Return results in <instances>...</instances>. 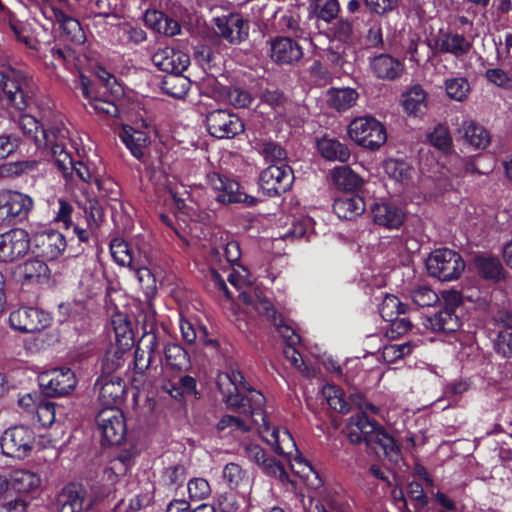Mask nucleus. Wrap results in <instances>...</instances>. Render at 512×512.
Returning a JSON list of instances; mask_svg holds the SVG:
<instances>
[{
  "label": "nucleus",
  "instance_id": "obj_29",
  "mask_svg": "<svg viewBox=\"0 0 512 512\" xmlns=\"http://www.w3.org/2000/svg\"><path fill=\"white\" fill-rule=\"evenodd\" d=\"M333 211L340 219L352 220L365 211V203L358 195H344L335 199Z\"/></svg>",
  "mask_w": 512,
  "mask_h": 512
},
{
  "label": "nucleus",
  "instance_id": "obj_64",
  "mask_svg": "<svg viewBox=\"0 0 512 512\" xmlns=\"http://www.w3.org/2000/svg\"><path fill=\"white\" fill-rule=\"evenodd\" d=\"M495 349L505 358H512V331L501 330L495 341Z\"/></svg>",
  "mask_w": 512,
  "mask_h": 512
},
{
  "label": "nucleus",
  "instance_id": "obj_46",
  "mask_svg": "<svg viewBox=\"0 0 512 512\" xmlns=\"http://www.w3.org/2000/svg\"><path fill=\"white\" fill-rule=\"evenodd\" d=\"M186 479V469L182 464L171 465L163 469L160 483L171 490L181 487Z\"/></svg>",
  "mask_w": 512,
  "mask_h": 512
},
{
  "label": "nucleus",
  "instance_id": "obj_36",
  "mask_svg": "<svg viewBox=\"0 0 512 512\" xmlns=\"http://www.w3.org/2000/svg\"><path fill=\"white\" fill-rule=\"evenodd\" d=\"M118 482V475L112 468H105L99 478L91 485L90 497L94 503L105 497H108L115 491V485Z\"/></svg>",
  "mask_w": 512,
  "mask_h": 512
},
{
  "label": "nucleus",
  "instance_id": "obj_49",
  "mask_svg": "<svg viewBox=\"0 0 512 512\" xmlns=\"http://www.w3.org/2000/svg\"><path fill=\"white\" fill-rule=\"evenodd\" d=\"M440 298L438 294L431 288L418 285V317L420 318L421 312L430 313L435 309H439Z\"/></svg>",
  "mask_w": 512,
  "mask_h": 512
},
{
  "label": "nucleus",
  "instance_id": "obj_43",
  "mask_svg": "<svg viewBox=\"0 0 512 512\" xmlns=\"http://www.w3.org/2000/svg\"><path fill=\"white\" fill-rule=\"evenodd\" d=\"M165 364L177 371L188 369L190 358L187 351L178 344H168L164 348Z\"/></svg>",
  "mask_w": 512,
  "mask_h": 512
},
{
  "label": "nucleus",
  "instance_id": "obj_10",
  "mask_svg": "<svg viewBox=\"0 0 512 512\" xmlns=\"http://www.w3.org/2000/svg\"><path fill=\"white\" fill-rule=\"evenodd\" d=\"M425 266L429 276L449 282L462 276L466 262L459 252L450 248H438L429 254Z\"/></svg>",
  "mask_w": 512,
  "mask_h": 512
},
{
  "label": "nucleus",
  "instance_id": "obj_38",
  "mask_svg": "<svg viewBox=\"0 0 512 512\" xmlns=\"http://www.w3.org/2000/svg\"><path fill=\"white\" fill-rule=\"evenodd\" d=\"M190 87V81L182 75V72L167 74L161 81V90L174 98H183Z\"/></svg>",
  "mask_w": 512,
  "mask_h": 512
},
{
  "label": "nucleus",
  "instance_id": "obj_25",
  "mask_svg": "<svg viewBox=\"0 0 512 512\" xmlns=\"http://www.w3.org/2000/svg\"><path fill=\"white\" fill-rule=\"evenodd\" d=\"M8 225L27 219L34 206L33 199L22 192L2 190Z\"/></svg>",
  "mask_w": 512,
  "mask_h": 512
},
{
  "label": "nucleus",
  "instance_id": "obj_44",
  "mask_svg": "<svg viewBox=\"0 0 512 512\" xmlns=\"http://www.w3.org/2000/svg\"><path fill=\"white\" fill-rule=\"evenodd\" d=\"M429 143L441 151L443 154L448 155L453 150V142L448 127L444 124H438L434 127L433 131L427 135Z\"/></svg>",
  "mask_w": 512,
  "mask_h": 512
},
{
  "label": "nucleus",
  "instance_id": "obj_21",
  "mask_svg": "<svg viewBox=\"0 0 512 512\" xmlns=\"http://www.w3.org/2000/svg\"><path fill=\"white\" fill-rule=\"evenodd\" d=\"M30 247L31 241L24 229L14 228L0 234V261H16L25 256Z\"/></svg>",
  "mask_w": 512,
  "mask_h": 512
},
{
  "label": "nucleus",
  "instance_id": "obj_18",
  "mask_svg": "<svg viewBox=\"0 0 512 512\" xmlns=\"http://www.w3.org/2000/svg\"><path fill=\"white\" fill-rule=\"evenodd\" d=\"M50 315L36 307L22 306L9 315L10 327L21 333L39 332L50 325Z\"/></svg>",
  "mask_w": 512,
  "mask_h": 512
},
{
  "label": "nucleus",
  "instance_id": "obj_8",
  "mask_svg": "<svg viewBox=\"0 0 512 512\" xmlns=\"http://www.w3.org/2000/svg\"><path fill=\"white\" fill-rule=\"evenodd\" d=\"M39 11L52 25L58 24L61 35L65 40L75 44L85 41L84 31L79 21L70 14L66 0H39Z\"/></svg>",
  "mask_w": 512,
  "mask_h": 512
},
{
  "label": "nucleus",
  "instance_id": "obj_20",
  "mask_svg": "<svg viewBox=\"0 0 512 512\" xmlns=\"http://www.w3.org/2000/svg\"><path fill=\"white\" fill-rule=\"evenodd\" d=\"M207 130L218 139L233 138L244 131L242 120L227 110L218 109L206 116Z\"/></svg>",
  "mask_w": 512,
  "mask_h": 512
},
{
  "label": "nucleus",
  "instance_id": "obj_51",
  "mask_svg": "<svg viewBox=\"0 0 512 512\" xmlns=\"http://www.w3.org/2000/svg\"><path fill=\"white\" fill-rule=\"evenodd\" d=\"M36 416L42 427H50L62 419V413L58 411L55 403L50 401H41L37 404Z\"/></svg>",
  "mask_w": 512,
  "mask_h": 512
},
{
  "label": "nucleus",
  "instance_id": "obj_28",
  "mask_svg": "<svg viewBox=\"0 0 512 512\" xmlns=\"http://www.w3.org/2000/svg\"><path fill=\"white\" fill-rule=\"evenodd\" d=\"M302 56L301 46L289 37H276L270 41V57L278 64H293Z\"/></svg>",
  "mask_w": 512,
  "mask_h": 512
},
{
  "label": "nucleus",
  "instance_id": "obj_24",
  "mask_svg": "<svg viewBox=\"0 0 512 512\" xmlns=\"http://www.w3.org/2000/svg\"><path fill=\"white\" fill-rule=\"evenodd\" d=\"M95 388L99 391V401L105 407H117L125 396L126 385L116 375L103 373L96 381Z\"/></svg>",
  "mask_w": 512,
  "mask_h": 512
},
{
  "label": "nucleus",
  "instance_id": "obj_35",
  "mask_svg": "<svg viewBox=\"0 0 512 512\" xmlns=\"http://www.w3.org/2000/svg\"><path fill=\"white\" fill-rule=\"evenodd\" d=\"M9 480L10 490L18 493L32 492L40 486V476L32 471L19 469L11 473Z\"/></svg>",
  "mask_w": 512,
  "mask_h": 512
},
{
  "label": "nucleus",
  "instance_id": "obj_47",
  "mask_svg": "<svg viewBox=\"0 0 512 512\" xmlns=\"http://www.w3.org/2000/svg\"><path fill=\"white\" fill-rule=\"evenodd\" d=\"M322 395L333 410L339 413H347L349 411L350 405L345 400L343 391L336 385H325L322 389Z\"/></svg>",
  "mask_w": 512,
  "mask_h": 512
},
{
  "label": "nucleus",
  "instance_id": "obj_22",
  "mask_svg": "<svg viewBox=\"0 0 512 512\" xmlns=\"http://www.w3.org/2000/svg\"><path fill=\"white\" fill-rule=\"evenodd\" d=\"M31 241L33 253L45 260H55L66 248V239L58 231L44 230L37 232Z\"/></svg>",
  "mask_w": 512,
  "mask_h": 512
},
{
  "label": "nucleus",
  "instance_id": "obj_56",
  "mask_svg": "<svg viewBox=\"0 0 512 512\" xmlns=\"http://www.w3.org/2000/svg\"><path fill=\"white\" fill-rule=\"evenodd\" d=\"M127 349L128 348L119 345L108 350L102 360L103 373L111 374L121 367L124 363V354Z\"/></svg>",
  "mask_w": 512,
  "mask_h": 512
},
{
  "label": "nucleus",
  "instance_id": "obj_26",
  "mask_svg": "<svg viewBox=\"0 0 512 512\" xmlns=\"http://www.w3.org/2000/svg\"><path fill=\"white\" fill-rule=\"evenodd\" d=\"M93 505L94 500L80 486H67L59 496V512H86Z\"/></svg>",
  "mask_w": 512,
  "mask_h": 512
},
{
  "label": "nucleus",
  "instance_id": "obj_23",
  "mask_svg": "<svg viewBox=\"0 0 512 512\" xmlns=\"http://www.w3.org/2000/svg\"><path fill=\"white\" fill-rule=\"evenodd\" d=\"M216 34L232 45H239L249 35V24L240 14H229L214 19Z\"/></svg>",
  "mask_w": 512,
  "mask_h": 512
},
{
  "label": "nucleus",
  "instance_id": "obj_9",
  "mask_svg": "<svg viewBox=\"0 0 512 512\" xmlns=\"http://www.w3.org/2000/svg\"><path fill=\"white\" fill-rule=\"evenodd\" d=\"M52 159L67 183L77 180L84 184H93L100 171L90 161L76 160L66 149V143L54 145Z\"/></svg>",
  "mask_w": 512,
  "mask_h": 512
},
{
  "label": "nucleus",
  "instance_id": "obj_41",
  "mask_svg": "<svg viewBox=\"0 0 512 512\" xmlns=\"http://www.w3.org/2000/svg\"><path fill=\"white\" fill-rule=\"evenodd\" d=\"M331 177L335 186L344 191H353L362 185L361 177L349 166L335 167Z\"/></svg>",
  "mask_w": 512,
  "mask_h": 512
},
{
  "label": "nucleus",
  "instance_id": "obj_30",
  "mask_svg": "<svg viewBox=\"0 0 512 512\" xmlns=\"http://www.w3.org/2000/svg\"><path fill=\"white\" fill-rule=\"evenodd\" d=\"M373 220L377 225L389 229L398 228L403 223L404 213L387 203H376L372 207Z\"/></svg>",
  "mask_w": 512,
  "mask_h": 512
},
{
  "label": "nucleus",
  "instance_id": "obj_6",
  "mask_svg": "<svg viewBox=\"0 0 512 512\" xmlns=\"http://www.w3.org/2000/svg\"><path fill=\"white\" fill-rule=\"evenodd\" d=\"M443 303L439 301V309L430 313L421 312V323L433 332L452 333L461 327V321L456 309L463 304V295L460 291L451 289L442 292Z\"/></svg>",
  "mask_w": 512,
  "mask_h": 512
},
{
  "label": "nucleus",
  "instance_id": "obj_37",
  "mask_svg": "<svg viewBox=\"0 0 512 512\" xmlns=\"http://www.w3.org/2000/svg\"><path fill=\"white\" fill-rule=\"evenodd\" d=\"M371 69L379 78L394 79L401 73L402 65L397 59L381 54L372 59Z\"/></svg>",
  "mask_w": 512,
  "mask_h": 512
},
{
  "label": "nucleus",
  "instance_id": "obj_5",
  "mask_svg": "<svg viewBox=\"0 0 512 512\" xmlns=\"http://www.w3.org/2000/svg\"><path fill=\"white\" fill-rule=\"evenodd\" d=\"M0 89L9 107L24 111L34 95L32 80L21 69L0 65Z\"/></svg>",
  "mask_w": 512,
  "mask_h": 512
},
{
  "label": "nucleus",
  "instance_id": "obj_16",
  "mask_svg": "<svg viewBox=\"0 0 512 512\" xmlns=\"http://www.w3.org/2000/svg\"><path fill=\"white\" fill-rule=\"evenodd\" d=\"M96 424L102 436V444L118 445L126 435V421L117 407H104L96 416Z\"/></svg>",
  "mask_w": 512,
  "mask_h": 512
},
{
  "label": "nucleus",
  "instance_id": "obj_42",
  "mask_svg": "<svg viewBox=\"0 0 512 512\" xmlns=\"http://www.w3.org/2000/svg\"><path fill=\"white\" fill-rule=\"evenodd\" d=\"M162 389L175 400H182L187 395L196 392V380L192 376H182L177 381H168Z\"/></svg>",
  "mask_w": 512,
  "mask_h": 512
},
{
  "label": "nucleus",
  "instance_id": "obj_34",
  "mask_svg": "<svg viewBox=\"0 0 512 512\" xmlns=\"http://www.w3.org/2000/svg\"><path fill=\"white\" fill-rule=\"evenodd\" d=\"M472 47V41L468 40L463 34L447 32L441 38L440 50L452 54L456 58L467 55Z\"/></svg>",
  "mask_w": 512,
  "mask_h": 512
},
{
  "label": "nucleus",
  "instance_id": "obj_60",
  "mask_svg": "<svg viewBox=\"0 0 512 512\" xmlns=\"http://www.w3.org/2000/svg\"><path fill=\"white\" fill-rule=\"evenodd\" d=\"M101 197L109 200H117L120 191L117 183L109 177H103L101 172L94 183Z\"/></svg>",
  "mask_w": 512,
  "mask_h": 512
},
{
  "label": "nucleus",
  "instance_id": "obj_57",
  "mask_svg": "<svg viewBox=\"0 0 512 512\" xmlns=\"http://www.w3.org/2000/svg\"><path fill=\"white\" fill-rule=\"evenodd\" d=\"M223 480L231 489L238 488L246 481V472L236 463H228L224 466L222 472Z\"/></svg>",
  "mask_w": 512,
  "mask_h": 512
},
{
  "label": "nucleus",
  "instance_id": "obj_3",
  "mask_svg": "<svg viewBox=\"0 0 512 512\" xmlns=\"http://www.w3.org/2000/svg\"><path fill=\"white\" fill-rule=\"evenodd\" d=\"M77 88L95 113L108 117L119 116L116 100L123 94V89L115 76L107 70L100 68L94 80L81 75Z\"/></svg>",
  "mask_w": 512,
  "mask_h": 512
},
{
  "label": "nucleus",
  "instance_id": "obj_50",
  "mask_svg": "<svg viewBox=\"0 0 512 512\" xmlns=\"http://www.w3.org/2000/svg\"><path fill=\"white\" fill-rule=\"evenodd\" d=\"M418 506H425L428 503V496H434L435 484L427 469L418 464Z\"/></svg>",
  "mask_w": 512,
  "mask_h": 512
},
{
  "label": "nucleus",
  "instance_id": "obj_58",
  "mask_svg": "<svg viewBox=\"0 0 512 512\" xmlns=\"http://www.w3.org/2000/svg\"><path fill=\"white\" fill-rule=\"evenodd\" d=\"M315 14L325 22H331L340 11L338 0H315Z\"/></svg>",
  "mask_w": 512,
  "mask_h": 512
},
{
  "label": "nucleus",
  "instance_id": "obj_19",
  "mask_svg": "<svg viewBox=\"0 0 512 512\" xmlns=\"http://www.w3.org/2000/svg\"><path fill=\"white\" fill-rule=\"evenodd\" d=\"M76 384L75 373L66 367L55 368L39 375V385L50 397L65 396L75 389Z\"/></svg>",
  "mask_w": 512,
  "mask_h": 512
},
{
  "label": "nucleus",
  "instance_id": "obj_13",
  "mask_svg": "<svg viewBox=\"0 0 512 512\" xmlns=\"http://www.w3.org/2000/svg\"><path fill=\"white\" fill-rule=\"evenodd\" d=\"M242 454L249 461L255 463L263 473L275 478L283 486L295 488L293 480L282 463L269 457L260 445L253 442H244L242 444Z\"/></svg>",
  "mask_w": 512,
  "mask_h": 512
},
{
  "label": "nucleus",
  "instance_id": "obj_54",
  "mask_svg": "<svg viewBox=\"0 0 512 512\" xmlns=\"http://www.w3.org/2000/svg\"><path fill=\"white\" fill-rule=\"evenodd\" d=\"M110 251L113 259L121 266H132V251L127 242L121 239H114L110 244Z\"/></svg>",
  "mask_w": 512,
  "mask_h": 512
},
{
  "label": "nucleus",
  "instance_id": "obj_33",
  "mask_svg": "<svg viewBox=\"0 0 512 512\" xmlns=\"http://www.w3.org/2000/svg\"><path fill=\"white\" fill-rule=\"evenodd\" d=\"M18 274L23 283L34 284L47 280L50 270L44 260L31 259L19 267Z\"/></svg>",
  "mask_w": 512,
  "mask_h": 512
},
{
  "label": "nucleus",
  "instance_id": "obj_2",
  "mask_svg": "<svg viewBox=\"0 0 512 512\" xmlns=\"http://www.w3.org/2000/svg\"><path fill=\"white\" fill-rule=\"evenodd\" d=\"M352 403L357 405L360 413L350 417L347 424V437L353 444L365 443L376 453L393 457L397 455L394 439L388 435L369 415H377L380 408L366 401L360 393L350 396Z\"/></svg>",
  "mask_w": 512,
  "mask_h": 512
},
{
  "label": "nucleus",
  "instance_id": "obj_15",
  "mask_svg": "<svg viewBox=\"0 0 512 512\" xmlns=\"http://www.w3.org/2000/svg\"><path fill=\"white\" fill-rule=\"evenodd\" d=\"M207 182L215 193L216 201L221 204L255 203L254 197L247 195L236 180L226 175L210 172L207 174Z\"/></svg>",
  "mask_w": 512,
  "mask_h": 512
},
{
  "label": "nucleus",
  "instance_id": "obj_11",
  "mask_svg": "<svg viewBox=\"0 0 512 512\" xmlns=\"http://www.w3.org/2000/svg\"><path fill=\"white\" fill-rule=\"evenodd\" d=\"M18 125L23 134L31 138L38 148H49L51 154L54 145L67 143L69 132L62 122L42 127L35 117L24 114L19 118Z\"/></svg>",
  "mask_w": 512,
  "mask_h": 512
},
{
  "label": "nucleus",
  "instance_id": "obj_32",
  "mask_svg": "<svg viewBox=\"0 0 512 512\" xmlns=\"http://www.w3.org/2000/svg\"><path fill=\"white\" fill-rule=\"evenodd\" d=\"M317 149L320 155L328 161L348 162L350 150L348 147L334 138L323 137L317 141Z\"/></svg>",
  "mask_w": 512,
  "mask_h": 512
},
{
  "label": "nucleus",
  "instance_id": "obj_31",
  "mask_svg": "<svg viewBox=\"0 0 512 512\" xmlns=\"http://www.w3.org/2000/svg\"><path fill=\"white\" fill-rule=\"evenodd\" d=\"M120 138L135 158L138 160L143 159L149 144V138L145 132L124 126L120 133Z\"/></svg>",
  "mask_w": 512,
  "mask_h": 512
},
{
  "label": "nucleus",
  "instance_id": "obj_45",
  "mask_svg": "<svg viewBox=\"0 0 512 512\" xmlns=\"http://www.w3.org/2000/svg\"><path fill=\"white\" fill-rule=\"evenodd\" d=\"M358 98V93L352 88L332 89L329 92V102L337 110H347Z\"/></svg>",
  "mask_w": 512,
  "mask_h": 512
},
{
  "label": "nucleus",
  "instance_id": "obj_27",
  "mask_svg": "<svg viewBox=\"0 0 512 512\" xmlns=\"http://www.w3.org/2000/svg\"><path fill=\"white\" fill-rule=\"evenodd\" d=\"M152 62L160 70L170 74L186 70L190 59L187 54L179 50H175L171 47H164L158 49L153 54Z\"/></svg>",
  "mask_w": 512,
  "mask_h": 512
},
{
  "label": "nucleus",
  "instance_id": "obj_17",
  "mask_svg": "<svg viewBox=\"0 0 512 512\" xmlns=\"http://www.w3.org/2000/svg\"><path fill=\"white\" fill-rule=\"evenodd\" d=\"M294 181V174L286 163L271 164L259 176V186L269 197L288 191Z\"/></svg>",
  "mask_w": 512,
  "mask_h": 512
},
{
  "label": "nucleus",
  "instance_id": "obj_4",
  "mask_svg": "<svg viewBox=\"0 0 512 512\" xmlns=\"http://www.w3.org/2000/svg\"><path fill=\"white\" fill-rule=\"evenodd\" d=\"M239 297L247 306H251L259 315L265 316L272 321L278 333L285 341L284 356L291 365L299 370L304 366L301 354L296 350L295 346L300 342V336L295 333L294 329L287 325L281 316H277L276 310L263 292L259 289L252 288L250 285L247 289L240 292Z\"/></svg>",
  "mask_w": 512,
  "mask_h": 512
},
{
  "label": "nucleus",
  "instance_id": "obj_63",
  "mask_svg": "<svg viewBox=\"0 0 512 512\" xmlns=\"http://www.w3.org/2000/svg\"><path fill=\"white\" fill-rule=\"evenodd\" d=\"M134 274L147 296L153 295L156 291V280L152 272L146 267L136 268Z\"/></svg>",
  "mask_w": 512,
  "mask_h": 512
},
{
  "label": "nucleus",
  "instance_id": "obj_40",
  "mask_svg": "<svg viewBox=\"0 0 512 512\" xmlns=\"http://www.w3.org/2000/svg\"><path fill=\"white\" fill-rule=\"evenodd\" d=\"M474 264L478 274L486 280H499L503 273V266L497 257L491 255H477Z\"/></svg>",
  "mask_w": 512,
  "mask_h": 512
},
{
  "label": "nucleus",
  "instance_id": "obj_1",
  "mask_svg": "<svg viewBox=\"0 0 512 512\" xmlns=\"http://www.w3.org/2000/svg\"><path fill=\"white\" fill-rule=\"evenodd\" d=\"M242 377L239 373L221 375L219 386L225 395L227 403L232 407H241L248 405L246 411L252 415L259 414L263 421L260 428V436L269 444L273 450L284 457L290 463L291 470L301 478L308 477L309 473L314 472L311 464L299 453L296 443L290 432L284 427L272 426L267 420V416L263 412L265 397L260 391H250L246 398H241L234 393L238 392V388L233 381H241Z\"/></svg>",
  "mask_w": 512,
  "mask_h": 512
},
{
  "label": "nucleus",
  "instance_id": "obj_48",
  "mask_svg": "<svg viewBox=\"0 0 512 512\" xmlns=\"http://www.w3.org/2000/svg\"><path fill=\"white\" fill-rule=\"evenodd\" d=\"M279 26L283 32L295 37H303L305 34L300 25V14L297 7H292L283 13L279 19Z\"/></svg>",
  "mask_w": 512,
  "mask_h": 512
},
{
  "label": "nucleus",
  "instance_id": "obj_59",
  "mask_svg": "<svg viewBox=\"0 0 512 512\" xmlns=\"http://www.w3.org/2000/svg\"><path fill=\"white\" fill-rule=\"evenodd\" d=\"M180 330L184 341H186L188 344L194 343L197 338L204 343H214V341L206 339L205 328H197L192 322L188 320L180 321Z\"/></svg>",
  "mask_w": 512,
  "mask_h": 512
},
{
  "label": "nucleus",
  "instance_id": "obj_55",
  "mask_svg": "<svg viewBox=\"0 0 512 512\" xmlns=\"http://www.w3.org/2000/svg\"><path fill=\"white\" fill-rule=\"evenodd\" d=\"M447 95L456 101H463L470 91V84L464 77L448 79L445 82Z\"/></svg>",
  "mask_w": 512,
  "mask_h": 512
},
{
  "label": "nucleus",
  "instance_id": "obj_62",
  "mask_svg": "<svg viewBox=\"0 0 512 512\" xmlns=\"http://www.w3.org/2000/svg\"><path fill=\"white\" fill-rule=\"evenodd\" d=\"M261 154L267 162L280 165L285 163L286 151L274 142H265L261 147Z\"/></svg>",
  "mask_w": 512,
  "mask_h": 512
},
{
  "label": "nucleus",
  "instance_id": "obj_53",
  "mask_svg": "<svg viewBox=\"0 0 512 512\" xmlns=\"http://www.w3.org/2000/svg\"><path fill=\"white\" fill-rule=\"evenodd\" d=\"M406 308V305L401 303L396 296L386 295L379 307V312L383 320L389 322L396 316L404 314Z\"/></svg>",
  "mask_w": 512,
  "mask_h": 512
},
{
  "label": "nucleus",
  "instance_id": "obj_14",
  "mask_svg": "<svg viewBox=\"0 0 512 512\" xmlns=\"http://www.w3.org/2000/svg\"><path fill=\"white\" fill-rule=\"evenodd\" d=\"M36 437L34 431L24 425H17L4 431L0 447L4 455L24 459L34 449Z\"/></svg>",
  "mask_w": 512,
  "mask_h": 512
},
{
  "label": "nucleus",
  "instance_id": "obj_39",
  "mask_svg": "<svg viewBox=\"0 0 512 512\" xmlns=\"http://www.w3.org/2000/svg\"><path fill=\"white\" fill-rule=\"evenodd\" d=\"M462 129L465 141L471 146L477 149H485L489 145V132L476 121H465L462 125Z\"/></svg>",
  "mask_w": 512,
  "mask_h": 512
},
{
  "label": "nucleus",
  "instance_id": "obj_12",
  "mask_svg": "<svg viewBox=\"0 0 512 512\" xmlns=\"http://www.w3.org/2000/svg\"><path fill=\"white\" fill-rule=\"evenodd\" d=\"M348 134L355 143L371 150L379 148L387 140L385 127L371 116L358 117L351 121Z\"/></svg>",
  "mask_w": 512,
  "mask_h": 512
},
{
  "label": "nucleus",
  "instance_id": "obj_61",
  "mask_svg": "<svg viewBox=\"0 0 512 512\" xmlns=\"http://www.w3.org/2000/svg\"><path fill=\"white\" fill-rule=\"evenodd\" d=\"M187 490L192 500H203L211 494L208 481L204 478H193L187 484Z\"/></svg>",
  "mask_w": 512,
  "mask_h": 512
},
{
  "label": "nucleus",
  "instance_id": "obj_52",
  "mask_svg": "<svg viewBox=\"0 0 512 512\" xmlns=\"http://www.w3.org/2000/svg\"><path fill=\"white\" fill-rule=\"evenodd\" d=\"M83 211L87 225L91 231H95L104 220V211L102 205L97 199H87L83 205Z\"/></svg>",
  "mask_w": 512,
  "mask_h": 512
},
{
  "label": "nucleus",
  "instance_id": "obj_7",
  "mask_svg": "<svg viewBox=\"0 0 512 512\" xmlns=\"http://www.w3.org/2000/svg\"><path fill=\"white\" fill-rule=\"evenodd\" d=\"M232 373H239L240 376L242 377L241 381H234L235 382V386L238 388V392L235 393L236 395H239L241 398H246L247 394L250 392V391H256L255 389H252L245 381H244V377L242 375V373L239 371V370H236L234 368H230L229 370L225 371V372H220L218 375H217V380H216V384H217V387L223 397V401L227 404V406L231 409H234V410H237L239 411V413L245 415L247 417V419H244V418H241V417H236V416H232V415H224L218 422H217V425H216V428L219 432L221 433H224V434H230V433H233V432H240V433H244L246 431H248L251 427V424H255V425H258V432L260 433V428L263 426V421L261 420V417L259 414L257 415H252V413H250L249 411H246L245 408H248V405H243L241 407H232L230 406L227 401H226V398H225V395L223 394L222 390L220 389V386H219V379H220V376L221 375H229V374H232Z\"/></svg>",
  "mask_w": 512,
  "mask_h": 512
}]
</instances>
